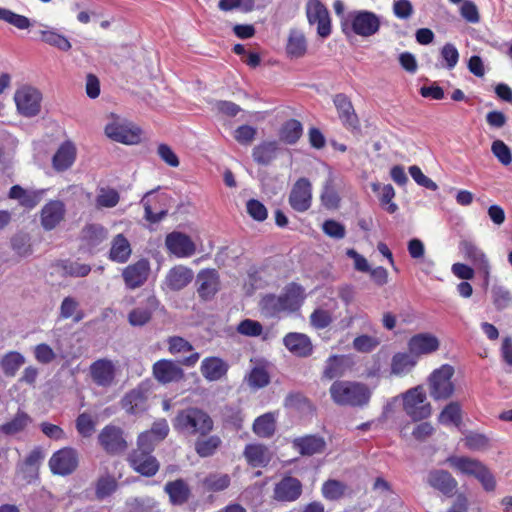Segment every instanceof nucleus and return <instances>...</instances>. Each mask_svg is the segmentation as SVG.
Listing matches in <instances>:
<instances>
[{"mask_svg":"<svg viewBox=\"0 0 512 512\" xmlns=\"http://www.w3.org/2000/svg\"><path fill=\"white\" fill-rule=\"evenodd\" d=\"M172 426L184 437L208 436L214 429V421L205 410L189 406L177 411Z\"/></svg>","mask_w":512,"mask_h":512,"instance_id":"f257e3e1","label":"nucleus"},{"mask_svg":"<svg viewBox=\"0 0 512 512\" xmlns=\"http://www.w3.org/2000/svg\"><path fill=\"white\" fill-rule=\"evenodd\" d=\"M330 397L339 406L363 408L370 402L372 391L365 383L336 380L329 389Z\"/></svg>","mask_w":512,"mask_h":512,"instance_id":"f03ea898","label":"nucleus"},{"mask_svg":"<svg viewBox=\"0 0 512 512\" xmlns=\"http://www.w3.org/2000/svg\"><path fill=\"white\" fill-rule=\"evenodd\" d=\"M447 462L463 474L475 477L485 491L491 492L495 490V477L482 462L465 456H451L447 459Z\"/></svg>","mask_w":512,"mask_h":512,"instance_id":"7ed1b4c3","label":"nucleus"},{"mask_svg":"<svg viewBox=\"0 0 512 512\" xmlns=\"http://www.w3.org/2000/svg\"><path fill=\"white\" fill-rule=\"evenodd\" d=\"M403 408L413 421L426 419L432 412L430 403L426 402V393L422 386H416L404 393Z\"/></svg>","mask_w":512,"mask_h":512,"instance_id":"20e7f679","label":"nucleus"},{"mask_svg":"<svg viewBox=\"0 0 512 512\" xmlns=\"http://www.w3.org/2000/svg\"><path fill=\"white\" fill-rule=\"evenodd\" d=\"M453 374V367L445 364L429 376V394L434 400H446L453 395L454 384L451 381Z\"/></svg>","mask_w":512,"mask_h":512,"instance_id":"39448f33","label":"nucleus"},{"mask_svg":"<svg viewBox=\"0 0 512 512\" xmlns=\"http://www.w3.org/2000/svg\"><path fill=\"white\" fill-rule=\"evenodd\" d=\"M105 133L116 142L134 145L141 141L142 130L132 122L117 117L113 122L106 125Z\"/></svg>","mask_w":512,"mask_h":512,"instance_id":"423d86ee","label":"nucleus"},{"mask_svg":"<svg viewBox=\"0 0 512 512\" xmlns=\"http://www.w3.org/2000/svg\"><path fill=\"white\" fill-rule=\"evenodd\" d=\"M98 443L109 455H120L128 448L122 428L115 425H106L98 434Z\"/></svg>","mask_w":512,"mask_h":512,"instance_id":"0eeeda50","label":"nucleus"},{"mask_svg":"<svg viewBox=\"0 0 512 512\" xmlns=\"http://www.w3.org/2000/svg\"><path fill=\"white\" fill-rule=\"evenodd\" d=\"M152 450H147L137 446L128 456L130 467L144 477H153L160 468V463Z\"/></svg>","mask_w":512,"mask_h":512,"instance_id":"6e6552de","label":"nucleus"},{"mask_svg":"<svg viewBox=\"0 0 512 512\" xmlns=\"http://www.w3.org/2000/svg\"><path fill=\"white\" fill-rule=\"evenodd\" d=\"M149 386L140 383L134 389L128 391L121 399V407L129 415L139 416L145 413L148 408Z\"/></svg>","mask_w":512,"mask_h":512,"instance_id":"1a4fd4ad","label":"nucleus"},{"mask_svg":"<svg viewBox=\"0 0 512 512\" xmlns=\"http://www.w3.org/2000/svg\"><path fill=\"white\" fill-rule=\"evenodd\" d=\"M78 464V452L71 447H65L54 452L49 460L51 472L61 476L72 474L77 469Z\"/></svg>","mask_w":512,"mask_h":512,"instance_id":"9d476101","label":"nucleus"},{"mask_svg":"<svg viewBox=\"0 0 512 512\" xmlns=\"http://www.w3.org/2000/svg\"><path fill=\"white\" fill-rule=\"evenodd\" d=\"M352 31L362 37H370L380 29V18L371 11L360 10L349 14Z\"/></svg>","mask_w":512,"mask_h":512,"instance_id":"9b49d317","label":"nucleus"},{"mask_svg":"<svg viewBox=\"0 0 512 512\" xmlns=\"http://www.w3.org/2000/svg\"><path fill=\"white\" fill-rule=\"evenodd\" d=\"M14 100L18 111L23 116L33 117L40 112L41 94L35 88L26 86L18 89Z\"/></svg>","mask_w":512,"mask_h":512,"instance_id":"f8f14e48","label":"nucleus"},{"mask_svg":"<svg viewBox=\"0 0 512 512\" xmlns=\"http://www.w3.org/2000/svg\"><path fill=\"white\" fill-rule=\"evenodd\" d=\"M169 425L166 419L161 418L154 421L149 430L141 432L137 438V446L154 451L169 434Z\"/></svg>","mask_w":512,"mask_h":512,"instance_id":"ddd939ff","label":"nucleus"},{"mask_svg":"<svg viewBox=\"0 0 512 512\" xmlns=\"http://www.w3.org/2000/svg\"><path fill=\"white\" fill-rule=\"evenodd\" d=\"M302 493V482L296 477L286 475L275 484L273 499L278 502H294L301 497Z\"/></svg>","mask_w":512,"mask_h":512,"instance_id":"4468645a","label":"nucleus"},{"mask_svg":"<svg viewBox=\"0 0 512 512\" xmlns=\"http://www.w3.org/2000/svg\"><path fill=\"white\" fill-rule=\"evenodd\" d=\"M311 200L312 192L310 181L305 177L299 178L290 191V206L297 212H305L310 208Z\"/></svg>","mask_w":512,"mask_h":512,"instance_id":"2eb2a0df","label":"nucleus"},{"mask_svg":"<svg viewBox=\"0 0 512 512\" xmlns=\"http://www.w3.org/2000/svg\"><path fill=\"white\" fill-rule=\"evenodd\" d=\"M152 373L154 378L161 384L179 382L184 379L183 369L172 360L161 359L153 364Z\"/></svg>","mask_w":512,"mask_h":512,"instance_id":"dca6fc26","label":"nucleus"},{"mask_svg":"<svg viewBox=\"0 0 512 512\" xmlns=\"http://www.w3.org/2000/svg\"><path fill=\"white\" fill-rule=\"evenodd\" d=\"M197 293L204 301L212 300L220 289L219 274L215 269L201 270L196 277Z\"/></svg>","mask_w":512,"mask_h":512,"instance_id":"f3484780","label":"nucleus"},{"mask_svg":"<svg viewBox=\"0 0 512 512\" xmlns=\"http://www.w3.org/2000/svg\"><path fill=\"white\" fill-rule=\"evenodd\" d=\"M150 263L142 258L137 262L128 265L122 272L124 283L129 289L141 287L148 279Z\"/></svg>","mask_w":512,"mask_h":512,"instance_id":"a211bd4d","label":"nucleus"},{"mask_svg":"<svg viewBox=\"0 0 512 512\" xmlns=\"http://www.w3.org/2000/svg\"><path fill=\"white\" fill-rule=\"evenodd\" d=\"M427 484L446 497L454 496L458 482L447 470L433 469L427 475Z\"/></svg>","mask_w":512,"mask_h":512,"instance_id":"6ab92c4d","label":"nucleus"},{"mask_svg":"<svg viewBox=\"0 0 512 512\" xmlns=\"http://www.w3.org/2000/svg\"><path fill=\"white\" fill-rule=\"evenodd\" d=\"M333 103L342 124L352 131L359 130L360 122L349 97L344 93H338L334 96Z\"/></svg>","mask_w":512,"mask_h":512,"instance_id":"aec40b11","label":"nucleus"},{"mask_svg":"<svg viewBox=\"0 0 512 512\" xmlns=\"http://www.w3.org/2000/svg\"><path fill=\"white\" fill-rule=\"evenodd\" d=\"M165 245L170 253L179 258L190 257L196 251V246L191 238L177 231H173L166 236Z\"/></svg>","mask_w":512,"mask_h":512,"instance_id":"412c9836","label":"nucleus"},{"mask_svg":"<svg viewBox=\"0 0 512 512\" xmlns=\"http://www.w3.org/2000/svg\"><path fill=\"white\" fill-rule=\"evenodd\" d=\"M158 306L159 301L156 296H149L143 303L129 312V324L134 327L146 325L152 319V315L157 310Z\"/></svg>","mask_w":512,"mask_h":512,"instance_id":"4be33fe9","label":"nucleus"},{"mask_svg":"<svg viewBox=\"0 0 512 512\" xmlns=\"http://www.w3.org/2000/svg\"><path fill=\"white\" fill-rule=\"evenodd\" d=\"M292 446L302 456H313L325 451L326 442L322 436L310 434L293 439Z\"/></svg>","mask_w":512,"mask_h":512,"instance_id":"5701e85b","label":"nucleus"},{"mask_svg":"<svg viewBox=\"0 0 512 512\" xmlns=\"http://www.w3.org/2000/svg\"><path fill=\"white\" fill-rule=\"evenodd\" d=\"M93 382L101 387H109L115 378V366L111 360L99 359L90 366Z\"/></svg>","mask_w":512,"mask_h":512,"instance_id":"b1692460","label":"nucleus"},{"mask_svg":"<svg viewBox=\"0 0 512 512\" xmlns=\"http://www.w3.org/2000/svg\"><path fill=\"white\" fill-rule=\"evenodd\" d=\"M65 215V206L62 201H49L41 210V225L46 231L54 229Z\"/></svg>","mask_w":512,"mask_h":512,"instance_id":"393cba45","label":"nucleus"},{"mask_svg":"<svg viewBox=\"0 0 512 512\" xmlns=\"http://www.w3.org/2000/svg\"><path fill=\"white\" fill-rule=\"evenodd\" d=\"M201 374L210 381H218L226 376L229 370V364L220 357H206L201 362Z\"/></svg>","mask_w":512,"mask_h":512,"instance_id":"a878e982","label":"nucleus"},{"mask_svg":"<svg viewBox=\"0 0 512 512\" xmlns=\"http://www.w3.org/2000/svg\"><path fill=\"white\" fill-rule=\"evenodd\" d=\"M283 343L291 353L298 357H308L313 352L310 338L302 333H288L284 337Z\"/></svg>","mask_w":512,"mask_h":512,"instance_id":"bb28decb","label":"nucleus"},{"mask_svg":"<svg viewBox=\"0 0 512 512\" xmlns=\"http://www.w3.org/2000/svg\"><path fill=\"white\" fill-rule=\"evenodd\" d=\"M304 289L297 283H290L285 288L282 294L278 296L284 311L295 312L303 303Z\"/></svg>","mask_w":512,"mask_h":512,"instance_id":"cd10ccee","label":"nucleus"},{"mask_svg":"<svg viewBox=\"0 0 512 512\" xmlns=\"http://www.w3.org/2000/svg\"><path fill=\"white\" fill-rule=\"evenodd\" d=\"M438 348L439 340L428 333L414 335L408 342L409 352L416 357L435 352Z\"/></svg>","mask_w":512,"mask_h":512,"instance_id":"c85d7f7f","label":"nucleus"},{"mask_svg":"<svg viewBox=\"0 0 512 512\" xmlns=\"http://www.w3.org/2000/svg\"><path fill=\"white\" fill-rule=\"evenodd\" d=\"M279 150L278 141H262L253 148L252 158L258 165L268 166L277 158Z\"/></svg>","mask_w":512,"mask_h":512,"instance_id":"c756f323","label":"nucleus"},{"mask_svg":"<svg viewBox=\"0 0 512 512\" xmlns=\"http://www.w3.org/2000/svg\"><path fill=\"white\" fill-rule=\"evenodd\" d=\"M164 491L169 496L172 505H183L191 497V489L182 478L168 481L164 486Z\"/></svg>","mask_w":512,"mask_h":512,"instance_id":"7c9ffc66","label":"nucleus"},{"mask_svg":"<svg viewBox=\"0 0 512 512\" xmlns=\"http://www.w3.org/2000/svg\"><path fill=\"white\" fill-rule=\"evenodd\" d=\"M76 159V147L71 141H65L52 158L53 168L63 172L69 169Z\"/></svg>","mask_w":512,"mask_h":512,"instance_id":"2f4dec72","label":"nucleus"},{"mask_svg":"<svg viewBox=\"0 0 512 512\" xmlns=\"http://www.w3.org/2000/svg\"><path fill=\"white\" fill-rule=\"evenodd\" d=\"M193 271L182 265L175 266L166 275V285L172 291H180L193 280Z\"/></svg>","mask_w":512,"mask_h":512,"instance_id":"473e14b6","label":"nucleus"},{"mask_svg":"<svg viewBox=\"0 0 512 512\" xmlns=\"http://www.w3.org/2000/svg\"><path fill=\"white\" fill-rule=\"evenodd\" d=\"M243 455L252 467H266L271 461L270 451L263 444H247Z\"/></svg>","mask_w":512,"mask_h":512,"instance_id":"72a5a7b5","label":"nucleus"},{"mask_svg":"<svg viewBox=\"0 0 512 512\" xmlns=\"http://www.w3.org/2000/svg\"><path fill=\"white\" fill-rule=\"evenodd\" d=\"M132 254V249L128 239L122 234H117L111 242L109 250V259L116 263H126Z\"/></svg>","mask_w":512,"mask_h":512,"instance_id":"f704fd0d","label":"nucleus"},{"mask_svg":"<svg viewBox=\"0 0 512 512\" xmlns=\"http://www.w3.org/2000/svg\"><path fill=\"white\" fill-rule=\"evenodd\" d=\"M222 445L218 435L197 436L194 443V450L201 458L211 457Z\"/></svg>","mask_w":512,"mask_h":512,"instance_id":"c9c22d12","label":"nucleus"},{"mask_svg":"<svg viewBox=\"0 0 512 512\" xmlns=\"http://www.w3.org/2000/svg\"><path fill=\"white\" fill-rule=\"evenodd\" d=\"M346 356L331 355L326 361L322 372V380H333L342 377L346 371Z\"/></svg>","mask_w":512,"mask_h":512,"instance_id":"e433bc0d","label":"nucleus"},{"mask_svg":"<svg viewBox=\"0 0 512 512\" xmlns=\"http://www.w3.org/2000/svg\"><path fill=\"white\" fill-rule=\"evenodd\" d=\"M303 134V126L297 119H289L285 121L279 130V139L281 142L294 145L298 142Z\"/></svg>","mask_w":512,"mask_h":512,"instance_id":"4c0bfd02","label":"nucleus"},{"mask_svg":"<svg viewBox=\"0 0 512 512\" xmlns=\"http://www.w3.org/2000/svg\"><path fill=\"white\" fill-rule=\"evenodd\" d=\"M108 235L107 229L100 224H87L82 229V240L89 249L99 246Z\"/></svg>","mask_w":512,"mask_h":512,"instance_id":"58836bf2","label":"nucleus"},{"mask_svg":"<svg viewBox=\"0 0 512 512\" xmlns=\"http://www.w3.org/2000/svg\"><path fill=\"white\" fill-rule=\"evenodd\" d=\"M30 422L31 417L19 409L13 419L0 425V432L7 436H13L22 432Z\"/></svg>","mask_w":512,"mask_h":512,"instance_id":"ea45409f","label":"nucleus"},{"mask_svg":"<svg viewBox=\"0 0 512 512\" xmlns=\"http://www.w3.org/2000/svg\"><path fill=\"white\" fill-rule=\"evenodd\" d=\"M460 250L476 269L489 263L485 253L472 241L462 240L460 242Z\"/></svg>","mask_w":512,"mask_h":512,"instance_id":"a19ab883","label":"nucleus"},{"mask_svg":"<svg viewBox=\"0 0 512 512\" xmlns=\"http://www.w3.org/2000/svg\"><path fill=\"white\" fill-rule=\"evenodd\" d=\"M24 363L25 357L17 351H10L0 359L2 371L8 377L15 376Z\"/></svg>","mask_w":512,"mask_h":512,"instance_id":"79ce46f5","label":"nucleus"},{"mask_svg":"<svg viewBox=\"0 0 512 512\" xmlns=\"http://www.w3.org/2000/svg\"><path fill=\"white\" fill-rule=\"evenodd\" d=\"M158 502L150 496L130 497L125 501L127 512H153Z\"/></svg>","mask_w":512,"mask_h":512,"instance_id":"37998d69","label":"nucleus"},{"mask_svg":"<svg viewBox=\"0 0 512 512\" xmlns=\"http://www.w3.org/2000/svg\"><path fill=\"white\" fill-rule=\"evenodd\" d=\"M275 419L272 413L257 417L253 423V432L262 438H270L275 433Z\"/></svg>","mask_w":512,"mask_h":512,"instance_id":"c03bdc74","label":"nucleus"},{"mask_svg":"<svg viewBox=\"0 0 512 512\" xmlns=\"http://www.w3.org/2000/svg\"><path fill=\"white\" fill-rule=\"evenodd\" d=\"M417 363V358L413 354L396 353L392 357L391 372L396 375L410 371Z\"/></svg>","mask_w":512,"mask_h":512,"instance_id":"a18cd8bd","label":"nucleus"},{"mask_svg":"<svg viewBox=\"0 0 512 512\" xmlns=\"http://www.w3.org/2000/svg\"><path fill=\"white\" fill-rule=\"evenodd\" d=\"M306 39L302 33L291 31L286 46L287 54L294 58L302 57L306 53Z\"/></svg>","mask_w":512,"mask_h":512,"instance_id":"49530a36","label":"nucleus"},{"mask_svg":"<svg viewBox=\"0 0 512 512\" xmlns=\"http://www.w3.org/2000/svg\"><path fill=\"white\" fill-rule=\"evenodd\" d=\"M118 488L117 480L112 475L98 478L95 486V495L98 500H103L112 495Z\"/></svg>","mask_w":512,"mask_h":512,"instance_id":"de8ad7c7","label":"nucleus"},{"mask_svg":"<svg viewBox=\"0 0 512 512\" xmlns=\"http://www.w3.org/2000/svg\"><path fill=\"white\" fill-rule=\"evenodd\" d=\"M245 381L250 388L258 390L270 383V375L265 368L257 366L252 368L249 374L245 376Z\"/></svg>","mask_w":512,"mask_h":512,"instance_id":"09e8293b","label":"nucleus"},{"mask_svg":"<svg viewBox=\"0 0 512 512\" xmlns=\"http://www.w3.org/2000/svg\"><path fill=\"white\" fill-rule=\"evenodd\" d=\"M461 407L458 402H450L447 404L438 416L441 424H454L458 426L461 423Z\"/></svg>","mask_w":512,"mask_h":512,"instance_id":"8fccbe9b","label":"nucleus"},{"mask_svg":"<svg viewBox=\"0 0 512 512\" xmlns=\"http://www.w3.org/2000/svg\"><path fill=\"white\" fill-rule=\"evenodd\" d=\"M231 479L228 474H209L203 480V486L207 491L220 492L227 489Z\"/></svg>","mask_w":512,"mask_h":512,"instance_id":"3c124183","label":"nucleus"},{"mask_svg":"<svg viewBox=\"0 0 512 512\" xmlns=\"http://www.w3.org/2000/svg\"><path fill=\"white\" fill-rule=\"evenodd\" d=\"M260 308L263 314L268 317H275L284 312L278 296L275 294H266L260 300Z\"/></svg>","mask_w":512,"mask_h":512,"instance_id":"603ef678","label":"nucleus"},{"mask_svg":"<svg viewBox=\"0 0 512 512\" xmlns=\"http://www.w3.org/2000/svg\"><path fill=\"white\" fill-rule=\"evenodd\" d=\"M41 40L45 42L46 44H49L51 46H54L62 51H68L71 49V43L69 40L52 30H41Z\"/></svg>","mask_w":512,"mask_h":512,"instance_id":"864d4df0","label":"nucleus"},{"mask_svg":"<svg viewBox=\"0 0 512 512\" xmlns=\"http://www.w3.org/2000/svg\"><path fill=\"white\" fill-rule=\"evenodd\" d=\"M321 201L328 209H335L339 206L340 198L334 189V181L332 177H329L324 183L323 191L321 193Z\"/></svg>","mask_w":512,"mask_h":512,"instance_id":"5fc2aeb1","label":"nucleus"},{"mask_svg":"<svg viewBox=\"0 0 512 512\" xmlns=\"http://www.w3.org/2000/svg\"><path fill=\"white\" fill-rule=\"evenodd\" d=\"M0 20L15 26L20 30L28 29L31 26L29 18L3 7H0Z\"/></svg>","mask_w":512,"mask_h":512,"instance_id":"6e6d98bb","label":"nucleus"},{"mask_svg":"<svg viewBox=\"0 0 512 512\" xmlns=\"http://www.w3.org/2000/svg\"><path fill=\"white\" fill-rule=\"evenodd\" d=\"M346 485L341 481L329 479L322 486V495L327 500H338L343 497Z\"/></svg>","mask_w":512,"mask_h":512,"instance_id":"4d7b16f0","label":"nucleus"},{"mask_svg":"<svg viewBox=\"0 0 512 512\" xmlns=\"http://www.w3.org/2000/svg\"><path fill=\"white\" fill-rule=\"evenodd\" d=\"M493 304L497 310L506 309L512 302L511 292L501 285H494L491 290Z\"/></svg>","mask_w":512,"mask_h":512,"instance_id":"13d9d810","label":"nucleus"},{"mask_svg":"<svg viewBox=\"0 0 512 512\" xmlns=\"http://www.w3.org/2000/svg\"><path fill=\"white\" fill-rule=\"evenodd\" d=\"M11 248L19 257H26L32 253L30 237L25 233H17L11 238Z\"/></svg>","mask_w":512,"mask_h":512,"instance_id":"bf43d9fd","label":"nucleus"},{"mask_svg":"<svg viewBox=\"0 0 512 512\" xmlns=\"http://www.w3.org/2000/svg\"><path fill=\"white\" fill-rule=\"evenodd\" d=\"M154 193V191H149L146 193V195L142 198L141 202L144 206V218L149 221L150 223H158L162 219H164L167 215V210L162 209L157 212L153 211L151 201L149 197Z\"/></svg>","mask_w":512,"mask_h":512,"instance_id":"052dcab7","label":"nucleus"},{"mask_svg":"<svg viewBox=\"0 0 512 512\" xmlns=\"http://www.w3.org/2000/svg\"><path fill=\"white\" fill-rule=\"evenodd\" d=\"M491 151L501 164L505 166L511 164V150L502 140L493 141L491 145Z\"/></svg>","mask_w":512,"mask_h":512,"instance_id":"680f3d73","label":"nucleus"},{"mask_svg":"<svg viewBox=\"0 0 512 512\" xmlns=\"http://www.w3.org/2000/svg\"><path fill=\"white\" fill-rule=\"evenodd\" d=\"M379 345V340L370 335H360L353 340V348L361 353H369Z\"/></svg>","mask_w":512,"mask_h":512,"instance_id":"e2e57ef3","label":"nucleus"},{"mask_svg":"<svg viewBox=\"0 0 512 512\" xmlns=\"http://www.w3.org/2000/svg\"><path fill=\"white\" fill-rule=\"evenodd\" d=\"M237 331L241 335L257 337L262 334L263 326L256 320L244 319L238 324Z\"/></svg>","mask_w":512,"mask_h":512,"instance_id":"0e129e2a","label":"nucleus"},{"mask_svg":"<svg viewBox=\"0 0 512 512\" xmlns=\"http://www.w3.org/2000/svg\"><path fill=\"white\" fill-rule=\"evenodd\" d=\"M62 268L64 273L71 277H85L91 271L89 264H82L77 261H66L62 265Z\"/></svg>","mask_w":512,"mask_h":512,"instance_id":"69168bd1","label":"nucleus"},{"mask_svg":"<svg viewBox=\"0 0 512 512\" xmlns=\"http://www.w3.org/2000/svg\"><path fill=\"white\" fill-rule=\"evenodd\" d=\"M325 13H329L327 8L323 3L319 0H315L313 3L308 4L306 8V14L308 18V22L313 25L317 23L322 17L325 16Z\"/></svg>","mask_w":512,"mask_h":512,"instance_id":"338daca9","label":"nucleus"},{"mask_svg":"<svg viewBox=\"0 0 512 512\" xmlns=\"http://www.w3.org/2000/svg\"><path fill=\"white\" fill-rule=\"evenodd\" d=\"M247 213L256 221L262 222L267 216V209L262 202L256 199H250L246 204Z\"/></svg>","mask_w":512,"mask_h":512,"instance_id":"774afa93","label":"nucleus"}]
</instances>
